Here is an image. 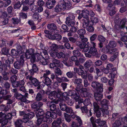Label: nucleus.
I'll return each instance as SVG.
<instances>
[{
  "mask_svg": "<svg viewBox=\"0 0 127 127\" xmlns=\"http://www.w3.org/2000/svg\"><path fill=\"white\" fill-rule=\"evenodd\" d=\"M32 68L29 70L28 72H24L25 75L26 76V79H29L30 82L27 83V85L30 87H32L33 85L35 87H37V89H39V82L36 78H33L32 76L34 74L37 72L39 70V69L35 64H33L32 65Z\"/></svg>",
  "mask_w": 127,
  "mask_h": 127,
  "instance_id": "f257e3e1",
  "label": "nucleus"
},
{
  "mask_svg": "<svg viewBox=\"0 0 127 127\" xmlns=\"http://www.w3.org/2000/svg\"><path fill=\"white\" fill-rule=\"evenodd\" d=\"M53 94L55 95V98L56 99L62 100H68L69 99L68 96H71L73 98L75 97L78 95L76 93V91L73 90H69L67 92L62 93L61 91L56 92L55 91H53Z\"/></svg>",
  "mask_w": 127,
  "mask_h": 127,
  "instance_id": "f03ea898",
  "label": "nucleus"
},
{
  "mask_svg": "<svg viewBox=\"0 0 127 127\" xmlns=\"http://www.w3.org/2000/svg\"><path fill=\"white\" fill-rule=\"evenodd\" d=\"M36 101L34 103L32 102H31V107L32 109H34L36 117L37 119V123L39 124V122H40V115H39V100H40V93L39 92L37 93L36 96L35 97V99Z\"/></svg>",
  "mask_w": 127,
  "mask_h": 127,
  "instance_id": "7ed1b4c3",
  "label": "nucleus"
},
{
  "mask_svg": "<svg viewBox=\"0 0 127 127\" xmlns=\"http://www.w3.org/2000/svg\"><path fill=\"white\" fill-rule=\"evenodd\" d=\"M25 56L27 59H30V62L33 63L35 61L38 62L39 61V53H34V50L32 48L26 50Z\"/></svg>",
  "mask_w": 127,
  "mask_h": 127,
  "instance_id": "20e7f679",
  "label": "nucleus"
},
{
  "mask_svg": "<svg viewBox=\"0 0 127 127\" xmlns=\"http://www.w3.org/2000/svg\"><path fill=\"white\" fill-rule=\"evenodd\" d=\"M40 50H42V52L40 53V62L42 65H45L48 64L49 61V56L48 55L47 51L46 50H44V46L43 44L40 43Z\"/></svg>",
  "mask_w": 127,
  "mask_h": 127,
  "instance_id": "39448f33",
  "label": "nucleus"
},
{
  "mask_svg": "<svg viewBox=\"0 0 127 127\" xmlns=\"http://www.w3.org/2000/svg\"><path fill=\"white\" fill-rule=\"evenodd\" d=\"M73 98L76 102V105L75 106V108L76 109L80 108L82 105H84V106H87L91 104L89 99L86 98L84 101L83 99L81 98L80 96L79 95H76Z\"/></svg>",
  "mask_w": 127,
  "mask_h": 127,
  "instance_id": "423d86ee",
  "label": "nucleus"
},
{
  "mask_svg": "<svg viewBox=\"0 0 127 127\" xmlns=\"http://www.w3.org/2000/svg\"><path fill=\"white\" fill-rule=\"evenodd\" d=\"M13 116L10 114H7V115L2 112H0V123L1 124V127H10L9 126L7 127L5 126L6 125L9 120L12 119Z\"/></svg>",
  "mask_w": 127,
  "mask_h": 127,
  "instance_id": "0eeeda50",
  "label": "nucleus"
},
{
  "mask_svg": "<svg viewBox=\"0 0 127 127\" xmlns=\"http://www.w3.org/2000/svg\"><path fill=\"white\" fill-rule=\"evenodd\" d=\"M90 121L92 127H107L105 124V121H101L100 119H96L95 118L92 117Z\"/></svg>",
  "mask_w": 127,
  "mask_h": 127,
  "instance_id": "6e6552de",
  "label": "nucleus"
},
{
  "mask_svg": "<svg viewBox=\"0 0 127 127\" xmlns=\"http://www.w3.org/2000/svg\"><path fill=\"white\" fill-rule=\"evenodd\" d=\"M117 45L116 42L114 41H110L108 44L105 47H103L101 51L102 52H107L109 53H111L113 51H118L117 49L116 48L112 49L115 47Z\"/></svg>",
  "mask_w": 127,
  "mask_h": 127,
  "instance_id": "1a4fd4ad",
  "label": "nucleus"
},
{
  "mask_svg": "<svg viewBox=\"0 0 127 127\" xmlns=\"http://www.w3.org/2000/svg\"><path fill=\"white\" fill-rule=\"evenodd\" d=\"M93 105L94 106V110L95 112V114L97 118H99L101 115L102 116H104L105 115H107L109 114V113L107 114L103 112L100 109V108H99L97 103L96 102H94Z\"/></svg>",
  "mask_w": 127,
  "mask_h": 127,
  "instance_id": "9d476101",
  "label": "nucleus"
},
{
  "mask_svg": "<svg viewBox=\"0 0 127 127\" xmlns=\"http://www.w3.org/2000/svg\"><path fill=\"white\" fill-rule=\"evenodd\" d=\"M76 92L78 95L80 96V93L83 97H89L90 93L89 92V89L88 88H76Z\"/></svg>",
  "mask_w": 127,
  "mask_h": 127,
  "instance_id": "9b49d317",
  "label": "nucleus"
},
{
  "mask_svg": "<svg viewBox=\"0 0 127 127\" xmlns=\"http://www.w3.org/2000/svg\"><path fill=\"white\" fill-rule=\"evenodd\" d=\"M34 0H22V4L23 5L22 11L23 12H27L29 9V6L33 4Z\"/></svg>",
  "mask_w": 127,
  "mask_h": 127,
  "instance_id": "f8f14e48",
  "label": "nucleus"
},
{
  "mask_svg": "<svg viewBox=\"0 0 127 127\" xmlns=\"http://www.w3.org/2000/svg\"><path fill=\"white\" fill-rule=\"evenodd\" d=\"M84 66L80 65L78 67L74 68V72L77 73L78 75L81 76L83 78L86 79L87 78L86 74L85 73Z\"/></svg>",
  "mask_w": 127,
  "mask_h": 127,
  "instance_id": "ddd939ff",
  "label": "nucleus"
},
{
  "mask_svg": "<svg viewBox=\"0 0 127 127\" xmlns=\"http://www.w3.org/2000/svg\"><path fill=\"white\" fill-rule=\"evenodd\" d=\"M109 103V101L105 99H103L100 102L101 107L99 108H100L101 110L103 112L107 114H108V110L109 109V108H108Z\"/></svg>",
  "mask_w": 127,
  "mask_h": 127,
  "instance_id": "4468645a",
  "label": "nucleus"
},
{
  "mask_svg": "<svg viewBox=\"0 0 127 127\" xmlns=\"http://www.w3.org/2000/svg\"><path fill=\"white\" fill-rule=\"evenodd\" d=\"M59 4L63 10L70 8L71 6V1L68 0H61Z\"/></svg>",
  "mask_w": 127,
  "mask_h": 127,
  "instance_id": "2eb2a0df",
  "label": "nucleus"
},
{
  "mask_svg": "<svg viewBox=\"0 0 127 127\" xmlns=\"http://www.w3.org/2000/svg\"><path fill=\"white\" fill-rule=\"evenodd\" d=\"M24 57L23 55L20 56L19 60L16 61L14 63V67L16 69H19L22 67L24 63Z\"/></svg>",
  "mask_w": 127,
  "mask_h": 127,
  "instance_id": "dca6fc26",
  "label": "nucleus"
},
{
  "mask_svg": "<svg viewBox=\"0 0 127 127\" xmlns=\"http://www.w3.org/2000/svg\"><path fill=\"white\" fill-rule=\"evenodd\" d=\"M14 61V59L12 57L11 58H8V59L5 61V63L1 65V68L4 70V71H7L8 69L10 68V64H12Z\"/></svg>",
  "mask_w": 127,
  "mask_h": 127,
  "instance_id": "f3484780",
  "label": "nucleus"
},
{
  "mask_svg": "<svg viewBox=\"0 0 127 127\" xmlns=\"http://www.w3.org/2000/svg\"><path fill=\"white\" fill-rule=\"evenodd\" d=\"M88 45L91 46L88 51V53L91 54L94 56H95V57H99V55L98 54L97 49L95 48V43H92V46L91 45Z\"/></svg>",
  "mask_w": 127,
  "mask_h": 127,
  "instance_id": "a211bd4d",
  "label": "nucleus"
},
{
  "mask_svg": "<svg viewBox=\"0 0 127 127\" xmlns=\"http://www.w3.org/2000/svg\"><path fill=\"white\" fill-rule=\"evenodd\" d=\"M10 88L9 83L6 82L4 84L3 87L2 88L0 86V94L5 95L10 92L9 89Z\"/></svg>",
  "mask_w": 127,
  "mask_h": 127,
  "instance_id": "6ab92c4d",
  "label": "nucleus"
},
{
  "mask_svg": "<svg viewBox=\"0 0 127 127\" xmlns=\"http://www.w3.org/2000/svg\"><path fill=\"white\" fill-rule=\"evenodd\" d=\"M91 86L95 89L96 91L99 92L103 91V84H102L94 81L92 82Z\"/></svg>",
  "mask_w": 127,
  "mask_h": 127,
  "instance_id": "aec40b11",
  "label": "nucleus"
},
{
  "mask_svg": "<svg viewBox=\"0 0 127 127\" xmlns=\"http://www.w3.org/2000/svg\"><path fill=\"white\" fill-rule=\"evenodd\" d=\"M40 94L42 96L44 95H48V98L52 100H54L56 99V98H55V95L53 93V92L50 90H47L46 92H45L43 90L40 89Z\"/></svg>",
  "mask_w": 127,
  "mask_h": 127,
  "instance_id": "412c9836",
  "label": "nucleus"
},
{
  "mask_svg": "<svg viewBox=\"0 0 127 127\" xmlns=\"http://www.w3.org/2000/svg\"><path fill=\"white\" fill-rule=\"evenodd\" d=\"M50 55L54 58L56 57L59 59L61 58H64L65 57V55L64 53L62 52H58V51L56 52H49Z\"/></svg>",
  "mask_w": 127,
  "mask_h": 127,
  "instance_id": "4be33fe9",
  "label": "nucleus"
},
{
  "mask_svg": "<svg viewBox=\"0 0 127 127\" xmlns=\"http://www.w3.org/2000/svg\"><path fill=\"white\" fill-rule=\"evenodd\" d=\"M72 81L74 83V84L77 85L76 88H83V86L82 84V80L81 79L78 78H73Z\"/></svg>",
  "mask_w": 127,
  "mask_h": 127,
  "instance_id": "5701e85b",
  "label": "nucleus"
},
{
  "mask_svg": "<svg viewBox=\"0 0 127 127\" xmlns=\"http://www.w3.org/2000/svg\"><path fill=\"white\" fill-rule=\"evenodd\" d=\"M34 116L33 112H30L24 115L22 119H23L24 122H26L28 121V120L32 119Z\"/></svg>",
  "mask_w": 127,
  "mask_h": 127,
  "instance_id": "b1692460",
  "label": "nucleus"
},
{
  "mask_svg": "<svg viewBox=\"0 0 127 127\" xmlns=\"http://www.w3.org/2000/svg\"><path fill=\"white\" fill-rule=\"evenodd\" d=\"M52 118L50 117H45L40 115V124H41V122L42 121L44 122H46L47 123L50 124L52 122Z\"/></svg>",
  "mask_w": 127,
  "mask_h": 127,
  "instance_id": "393cba45",
  "label": "nucleus"
},
{
  "mask_svg": "<svg viewBox=\"0 0 127 127\" xmlns=\"http://www.w3.org/2000/svg\"><path fill=\"white\" fill-rule=\"evenodd\" d=\"M46 105L48 107L49 109L51 111H54L56 110V105L52 101H47Z\"/></svg>",
  "mask_w": 127,
  "mask_h": 127,
  "instance_id": "a878e982",
  "label": "nucleus"
},
{
  "mask_svg": "<svg viewBox=\"0 0 127 127\" xmlns=\"http://www.w3.org/2000/svg\"><path fill=\"white\" fill-rule=\"evenodd\" d=\"M103 52L110 55L113 54L109 58V61L110 62H112L114 61L118 56V51H113V52L111 53H109L107 52Z\"/></svg>",
  "mask_w": 127,
  "mask_h": 127,
  "instance_id": "bb28decb",
  "label": "nucleus"
},
{
  "mask_svg": "<svg viewBox=\"0 0 127 127\" xmlns=\"http://www.w3.org/2000/svg\"><path fill=\"white\" fill-rule=\"evenodd\" d=\"M96 93L94 94L95 99V100L97 101H99L103 98V95L101 94L103 91L98 92L96 91Z\"/></svg>",
  "mask_w": 127,
  "mask_h": 127,
  "instance_id": "cd10ccee",
  "label": "nucleus"
},
{
  "mask_svg": "<svg viewBox=\"0 0 127 127\" xmlns=\"http://www.w3.org/2000/svg\"><path fill=\"white\" fill-rule=\"evenodd\" d=\"M52 83V81L48 77H46L45 78L44 84H43L40 85V88H42L45 86V85H46V86H50Z\"/></svg>",
  "mask_w": 127,
  "mask_h": 127,
  "instance_id": "c85d7f7f",
  "label": "nucleus"
},
{
  "mask_svg": "<svg viewBox=\"0 0 127 127\" xmlns=\"http://www.w3.org/2000/svg\"><path fill=\"white\" fill-rule=\"evenodd\" d=\"M12 86L13 88H17L18 87L23 86L24 84V82L22 80L21 81H16V82H11Z\"/></svg>",
  "mask_w": 127,
  "mask_h": 127,
  "instance_id": "c756f323",
  "label": "nucleus"
},
{
  "mask_svg": "<svg viewBox=\"0 0 127 127\" xmlns=\"http://www.w3.org/2000/svg\"><path fill=\"white\" fill-rule=\"evenodd\" d=\"M50 78L52 80L53 82H55L54 80H56L55 81H57L59 83L63 81L62 80V78L58 77L57 75L55 74H52L51 75Z\"/></svg>",
  "mask_w": 127,
  "mask_h": 127,
  "instance_id": "7c9ffc66",
  "label": "nucleus"
},
{
  "mask_svg": "<svg viewBox=\"0 0 127 127\" xmlns=\"http://www.w3.org/2000/svg\"><path fill=\"white\" fill-rule=\"evenodd\" d=\"M87 41H76V44L80 49H82L84 47L87 46Z\"/></svg>",
  "mask_w": 127,
  "mask_h": 127,
  "instance_id": "2f4dec72",
  "label": "nucleus"
},
{
  "mask_svg": "<svg viewBox=\"0 0 127 127\" xmlns=\"http://www.w3.org/2000/svg\"><path fill=\"white\" fill-rule=\"evenodd\" d=\"M56 2V1L55 0H48L46 3L47 6L49 9L52 8Z\"/></svg>",
  "mask_w": 127,
  "mask_h": 127,
  "instance_id": "473e14b6",
  "label": "nucleus"
},
{
  "mask_svg": "<svg viewBox=\"0 0 127 127\" xmlns=\"http://www.w3.org/2000/svg\"><path fill=\"white\" fill-rule=\"evenodd\" d=\"M63 63L66 66L70 67L72 66L74 63L73 61L68 60V58H66L63 60Z\"/></svg>",
  "mask_w": 127,
  "mask_h": 127,
  "instance_id": "72a5a7b5",
  "label": "nucleus"
},
{
  "mask_svg": "<svg viewBox=\"0 0 127 127\" xmlns=\"http://www.w3.org/2000/svg\"><path fill=\"white\" fill-rule=\"evenodd\" d=\"M40 115H41V116H44V117H50L51 115L52 114V112H51L50 111H47L45 113V112L43 110L41 109H40Z\"/></svg>",
  "mask_w": 127,
  "mask_h": 127,
  "instance_id": "f704fd0d",
  "label": "nucleus"
},
{
  "mask_svg": "<svg viewBox=\"0 0 127 127\" xmlns=\"http://www.w3.org/2000/svg\"><path fill=\"white\" fill-rule=\"evenodd\" d=\"M66 75L68 78H77L76 77V74L74 71H70L66 73Z\"/></svg>",
  "mask_w": 127,
  "mask_h": 127,
  "instance_id": "c9c22d12",
  "label": "nucleus"
},
{
  "mask_svg": "<svg viewBox=\"0 0 127 127\" xmlns=\"http://www.w3.org/2000/svg\"><path fill=\"white\" fill-rule=\"evenodd\" d=\"M9 94L10 92L6 94L2 95L0 94V95H2V96H0V100L2 99L4 100L11 99L10 98L12 97V95Z\"/></svg>",
  "mask_w": 127,
  "mask_h": 127,
  "instance_id": "e433bc0d",
  "label": "nucleus"
},
{
  "mask_svg": "<svg viewBox=\"0 0 127 127\" xmlns=\"http://www.w3.org/2000/svg\"><path fill=\"white\" fill-rule=\"evenodd\" d=\"M65 22L68 25L72 26L75 24V21L74 20H72L71 18L67 17L66 18Z\"/></svg>",
  "mask_w": 127,
  "mask_h": 127,
  "instance_id": "4c0bfd02",
  "label": "nucleus"
},
{
  "mask_svg": "<svg viewBox=\"0 0 127 127\" xmlns=\"http://www.w3.org/2000/svg\"><path fill=\"white\" fill-rule=\"evenodd\" d=\"M10 108L9 105H0V110L1 111H8Z\"/></svg>",
  "mask_w": 127,
  "mask_h": 127,
  "instance_id": "58836bf2",
  "label": "nucleus"
},
{
  "mask_svg": "<svg viewBox=\"0 0 127 127\" xmlns=\"http://www.w3.org/2000/svg\"><path fill=\"white\" fill-rule=\"evenodd\" d=\"M37 120L36 121V122H35L36 125L34 126H33V125H32V124H33V122H32V121H29V120H28V121H26V122L23 121V122L25 123H27V125L28 126H29L30 127H39V124H38L37 123Z\"/></svg>",
  "mask_w": 127,
  "mask_h": 127,
  "instance_id": "ea45409f",
  "label": "nucleus"
},
{
  "mask_svg": "<svg viewBox=\"0 0 127 127\" xmlns=\"http://www.w3.org/2000/svg\"><path fill=\"white\" fill-rule=\"evenodd\" d=\"M22 51L16 50L15 49H12L11 50V54L13 56H16L18 54L21 53Z\"/></svg>",
  "mask_w": 127,
  "mask_h": 127,
  "instance_id": "a19ab883",
  "label": "nucleus"
},
{
  "mask_svg": "<svg viewBox=\"0 0 127 127\" xmlns=\"http://www.w3.org/2000/svg\"><path fill=\"white\" fill-rule=\"evenodd\" d=\"M22 1L21 2L20 1H18L15 3L13 4V8L14 9H20V8L21 7L22 5Z\"/></svg>",
  "mask_w": 127,
  "mask_h": 127,
  "instance_id": "79ce46f5",
  "label": "nucleus"
},
{
  "mask_svg": "<svg viewBox=\"0 0 127 127\" xmlns=\"http://www.w3.org/2000/svg\"><path fill=\"white\" fill-rule=\"evenodd\" d=\"M52 32H44V33L48 35V38L49 39L52 40H55V39L56 38L55 37V36H56V35H57L58 34H52Z\"/></svg>",
  "mask_w": 127,
  "mask_h": 127,
  "instance_id": "37998d69",
  "label": "nucleus"
},
{
  "mask_svg": "<svg viewBox=\"0 0 127 127\" xmlns=\"http://www.w3.org/2000/svg\"><path fill=\"white\" fill-rule=\"evenodd\" d=\"M48 29L50 30H53L54 31H57V27L56 25L54 23H51L48 24L47 26Z\"/></svg>",
  "mask_w": 127,
  "mask_h": 127,
  "instance_id": "c03bdc74",
  "label": "nucleus"
},
{
  "mask_svg": "<svg viewBox=\"0 0 127 127\" xmlns=\"http://www.w3.org/2000/svg\"><path fill=\"white\" fill-rule=\"evenodd\" d=\"M58 48L59 47L57 45L55 44H52L51 46V50L49 51V52L58 51Z\"/></svg>",
  "mask_w": 127,
  "mask_h": 127,
  "instance_id": "a18cd8bd",
  "label": "nucleus"
},
{
  "mask_svg": "<svg viewBox=\"0 0 127 127\" xmlns=\"http://www.w3.org/2000/svg\"><path fill=\"white\" fill-rule=\"evenodd\" d=\"M70 118H71L73 120H76L77 121H80V123H81L82 120L79 117L73 113L72 114H72H70Z\"/></svg>",
  "mask_w": 127,
  "mask_h": 127,
  "instance_id": "49530a36",
  "label": "nucleus"
},
{
  "mask_svg": "<svg viewBox=\"0 0 127 127\" xmlns=\"http://www.w3.org/2000/svg\"><path fill=\"white\" fill-rule=\"evenodd\" d=\"M52 123L60 124H63L64 123V120L62 119L61 117H60L57 119L56 120H54V122Z\"/></svg>",
  "mask_w": 127,
  "mask_h": 127,
  "instance_id": "de8ad7c7",
  "label": "nucleus"
},
{
  "mask_svg": "<svg viewBox=\"0 0 127 127\" xmlns=\"http://www.w3.org/2000/svg\"><path fill=\"white\" fill-rule=\"evenodd\" d=\"M93 64V62L91 60H87L84 64V67L86 69H88L89 67H91Z\"/></svg>",
  "mask_w": 127,
  "mask_h": 127,
  "instance_id": "09e8293b",
  "label": "nucleus"
},
{
  "mask_svg": "<svg viewBox=\"0 0 127 127\" xmlns=\"http://www.w3.org/2000/svg\"><path fill=\"white\" fill-rule=\"evenodd\" d=\"M73 56L80 58L83 57V55L78 50H74L72 52Z\"/></svg>",
  "mask_w": 127,
  "mask_h": 127,
  "instance_id": "8fccbe9b",
  "label": "nucleus"
},
{
  "mask_svg": "<svg viewBox=\"0 0 127 127\" xmlns=\"http://www.w3.org/2000/svg\"><path fill=\"white\" fill-rule=\"evenodd\" d=\"M23 122V119H17L14 122V126H23L22 123Z\"/></svg>",
  "mask_w": 127,
  "mask_h": 127,
  "instance_id": "3c124183",
  "label": "nucleus"
},
{
  "mask_svg": "<svg viewBox=\"0 0 127 127\" xmlns=\"http://www.w3.org/2000/svg\"><path fill=\"white\" fill-rule=\"evenodd\" d=\"M82 125V121H81V123L80 121H77V122H73L72 123L71 127H82L81 125Z\"/></svg>",
  "mask_w": 127,
  "mask_h": 127,
  "instance_id": "603ef678",
  "label": "nucleus"
},
{
  "mask_svg": "<svg viewBox=\"0 0 127 127\" xmlns=\"http://www.w3.org/2000/svg\"><path fill=\"white\" fill-rule=\"evenodd\" d=\"M83 26L84 27H85L87 26L89 24V18H84L82 20Z\"/></svg>",
  "mask_w": 127,
  "mask_h": 127,
  "instance_id": "864d4df0",
  "label": "nucleus"
},
{
  "mask_svg": "<svg viewBox=\"0 0 127 127\" xmlns=\"http://www.w3.org/2000/svg\"><path fill=\"white\" fill-rule=\"evenodd\" d=\"M82 14L84 18H89V11L86 9H84L82 11Z\"/></svg>",
  "mask_w": 127,
  "mask_h": 127,
  "instance_id": "5fc2aeb1",
  "label": "nucleus"
},
{
  "mask_svg": "<svg viewBox=\"0 0 127 127\" xmlns=\"http://www.w3.org/2000/svg\"><path fill=\"white\" fill-rule=\"evenodd\" d=\"M82 33V34H80L79 35V37L80 39H81V41H87L88 39L86 38H84V36L83 34H85L86 33V32H77L78 34H80V33Z\"/></svg>",
  "mask_w": 127,
  "mask_h": 127,
  "instance_id": "6e6d98bb",
  "label": "nucleus"
},
{
  "mask_svg": "<svg viewBox=\"0 0 127 127\" xmlns=\"http://www.w3.org/2000/svg\"><path fill=\"white\" fill-rule=\"evenodd\" d=\"M64 117L65 120L68 123L70 122L72 119L70 117V115L65 113H64Z\"/></svg>",
  "mask_w": 127,
  "mask_h": 127,
  "instance_id": "4d7b16f0",
  "label": "nucleus"
},
{
  "mask_svg": "<svg viewBox=\"0 0 127 127\" xmlns=\"http://www.w3.org/2000/svg\"><path fill=\"white\" fill-rule=\"evenodd\" d=\"M9 50V49L8 48H6V47H4L2 48L1 53L3 55H7L8 54Z\"/></svg>",
  "mask_w": 127,
  "mask_h": 127,
  "instance_id": "13d9d810",
  "label": "nucleus"
},
{
  "mask_svg": "<svg viewBox=\"0 0 127 127\" xmlns=\"http://www.w3.org/2000/svg\"><path fill=\"white\" fill-rule=\"evenodd\" d=\"M122 123L121 121L119 120L115 121L114 124H113V127H119L121 125Z\"/></svg>",
  "mask_w": 127,
  "mask_h": 127,
  "instance_id": "bf43d9fd",
  "label": "nucleus"
},
{
  "mask_svg": "<svg viewBox=\"0 0 127 127\" xmlns=\"http://www.w3.org/2000/svg\"><path fill=\"white\" fill-rule=\"evenodd\" d=\"M11 22L14 25L18 24L20 21L18 18H13L11 20Z\"/></svg>",
  "mask_w": 127,
  "mask_h": 127,
  "instance_id": "052dcab7",
  "label": "nucleus"
},
{
  "mask_svg": "<svg viewBox=\"0 0 127 127\" xmlns=\"http://www.w3.org/2000/svg\"><path fill=\"white\" fill-rule=\"evenodd\" d=\"M59 105H60V107L61 110H64V109H65L71 108V107H69L67 106L66 105L63 103H60Z\"/></svg>",
  "mask_w": 127,
  "mask_h": 127,
  "instance_id": "680f3d73",
  "label": "nucleus"
},
{
  "mask_svg": "<svg viewBox=\"0 0 127 127\" xmlns=\"http://www.w3.org/2000/svg\"><path fill=\"white\" fill-rule=\"evenodd\" d=\"M93 43H95V42H91V43H90L89 42H87V46H86L85 47H84L82 49H83L84 51V52H87L90 49V48L91 46L88 45H91L92 46V44Z\"/></svg>",
  "mask_w": 127,
  "mask_h": 127,
  "instance_id": "e2e57ef3",
  "label": "nucleus"
},
{
  "mask_svg": "<svg viewBox=\"0 0 127 127\" xmlns=\"http://www.w3.org/2000/svg\"><path fill=\"white\" fill-rule=\"evenodd\" d=\"M10 16H9V15H7V12L6 11H4L2 12L1 16V18L3 19H6L7 17H9Z\"/></svg>",
  "mask_w": 127,
  "mask_h": 127,
  "instance_id": "0e129e2a",
  "label": "nucleus"
},
{
  "mask_svg": "<svg viewBox=\"0 0 127 127\" xmlns=\"http://www.w3.org/2000/svg\"><path fill=\"white\" fill-rule=\"evenodd\" d=\"M26 97H22L21 98H20L19 99H19L20 100V101H21L22 102H24L25 103H30L31 102L29 101L28 100L26 99Z\"/></svg>",
  "mask_w": 127,
  "mask_h": 127,
  "instance_id": "69168bd1",
  "label": "nucleus"
},
{
  "mask_svg": "<svg viewBox=\"0 0 127 127\" xmlns=\"http://www.w3.org/2000/svg\"><path fill=\"white\" fill-rule=\"evenodd\" d=\"M20 18L23 19H26L27 18V13L23 12H21L20 13Z\"/></svg>",
  "mask_w": 127,
  "mask_h": 127,
  "instance_id": "338daca9",
  "label": "nucleus"
},
{
  "mask_svg": "<svg viewBox=\"0 0 127 127\" xmlns=\"http://www.w3.org/2000/svg\"><path fill=\"white\" fill-rule=\"evenodd\" d=\"M91 21L93 24H96L97 23L98 21V19L96 17H91Z\"/></svg>",
  "mask_w": 127,
  "mask_h": 127,
  "instance_id": "774afa93",
  "label": "nucleus"
}]
</instances>
